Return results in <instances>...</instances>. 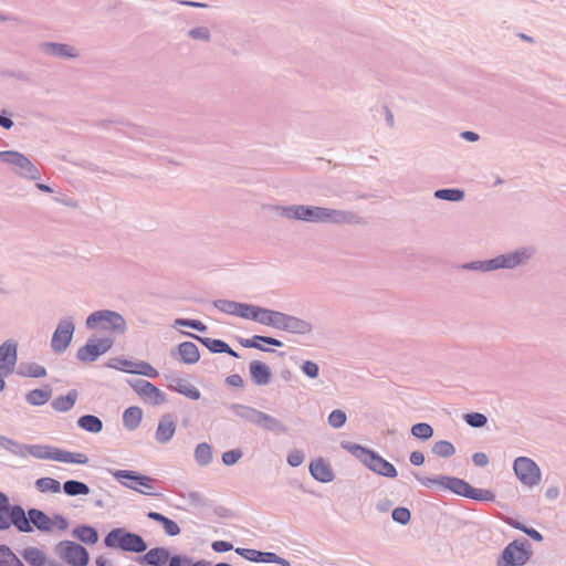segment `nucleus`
Listing matches in <instances>:
<instances>
[{"mask_svg":"<svg viewBox=\"0 0 566 566\" xmlns=\"http://www.w3.org/2000/svg\"><path fill=\"white\" fill-rule=\"evenodd\" d=\"M272 212L287 220L310 223L361 224L363 218L348 210L331 209L310 205L273 206Z\"/></svg>","mask_w":566,"mask_h":566,"instance_id":"obj_1","label":"nucleus"},{"mask_svg":"<svg viewBox=\"0 0 566 566\" xmlns=\"http://www.w3.org/2000/svg\"><path fill=\"white\" fill-rule=\"evenodd\" d=\"M412 475L421 485L426 488L439 486L444 491H450L457 495L476 501L492 502L495 500V495L492 491L473 488L471 484L460 478L449 475L427 478L420 475L417 472H413Z\"/></svg>","mask_w":566,"mask_h":566,"instance_id":"obj_2","label":"nucleus"},{"mask_svg":"<svg viewBox=\"0 0 566 566\" xmlns=\"http://www.w3.org/2000/svg\"><path fill=\"white\" fill-rule=\"evenodd\" d=\"M340 447L352 453L374 473L390 479L397 476L398 472L395 465L376 451L349 441H342Z\"/></svg>","mask_w":566,"mask_h":566,"instance_id":"obj_3","label":"nucleus"},{"mask_svg":"<svg viewBox=\"0 0 566 566\" xmlns=\"http://www.w3.org/2000/svg\"><path fill=\"white\" fill-rule=\"evenodd\" d=\"M88 329H102L113 334H125L127 324L122 314L111 310H99L90 314L86 318Z\"/></svg>","mask_w":566,"mask_h":566,"instance_id":"obj_4","label":"nucleus"},{"mask_svg":"<svg viewBox=\"0 0 566 566\" xmlns=\"http://www.w3.org/2000/svg\"><path fill=\"white\" fill-rule=\"evenodd\" d=\"M104 543L109 548H120L129 553H143L147 549V544L140 535L124 528L112 530L105 536Z\"/></svg>","mask_w":566,"mask_h":566,"instance_id":"obj_5","label":"nucleus"},{"mask_svg":"<svg viewBox=\"0 0 566 566\" xmlns=\"http://www.w3.org/2000/svg\"><path fill=\"white\" fill-rule=\"evenodd\" d=\"M532 545L526 538L509 543L496 559V566H524L531 559Z\"/></svg>","mask_w":566,"mask_h":566,"instance_id":"obj_6","label":"nucleus"},{"mask_svg":"<svg viewBox=\"0 0 566 566\" xmlns=\"http://www.w3.org/2000/svg\"><path fill=\"white\" fill-rule=\"evenodd\" d=\"M0 160L13 168L15 175L29 180L41 178L38 167L22 153L17 150L0 151Z\"/></svg>","mask_w":566,"mask_h":566,"instance_id":"obj_7","label":"nucleus"},{"mask_svg":"<svg viewBox=\"0 0 566 566\" xmlns=\"http://www.w3.org/2000/svg\"><path fill=\"white\" fill-rule=\"evenodd\" d=\"M535 251L531 247H522L514 251L499 254L493 258L494 269L497 270H514L528 263L533 258Z\"/></svg>","mask_w":566,"mask_h":566,"instance_id":"obj_8","label":"nucleus"},{"mask_svg":"<svg viewBox=\"0 0 566 566\" xmlns=\"http://www.w3.org/2000/svg\"><path fill=\"white\" fill-rule=\"evenodd\" d=\"M55 554L72 566H86L90 559L86 548L72 541L56 544Z\"/></svg>","mask_w":566,"mask_h":566,"instance_id":"obj_9","label":"nucleus"},{"mask_svg":"<svg viewBox=\"0 0 566 566\" xmlns=\"http://www.w3.org/2000/svg\"><path fill=\"white\" fill-rule=\"evenodd\" d=\"M513 470L517 479L526 486L533 488L541 481V470L534 460L518 457L514 460Z\"/></svg>","mask_w":566,"mask_h":566,"instance_id":"obj_10","label":"nucleus"},{"mask_svg":"<svg viewBox=\"0 0 566 566\" xmlns=\"http://www.w3.org/2000/svg\"><path fill=\"white\" fill-rule=\"evenodd\" d=\"M75 332L73 317L65 316L60 319L52 335L51 348L55 354L64 353L70 346Z\"/></svg>","mask_w":566,"mask_h":566,"instance_id":"obj_11","label":"nucleus"},{"mask_svg":"<svg viewBox=\"0 0 566 566\" xmlns=\"http://www.w3.org/2000/svg\"><path fill=\"white\" fill-rule=\"evenodd\" d=\"M113 344L114 342L109 337L90 339L84 346L77 349L76 358L85 363L95 361L101 355L108 352Z\"/></svg>","mask_w":566,"mask_h":566,"instance_id":"obj_12","label":"nucleus"},{"mask_svg":"<svg viewBox=\"0 0 566 566\" xmlns=\"http://www.w3.org/2000/svg\"><path fill=\"white\" fill-rule=\"evenodd\" d=\"M283 312L250 304L245 319L254 321L261 325L279 328Z\"/></svg>","mask_w":566,"mask_h":566,"instance_id":"obj_13","label":"nucleus"},{"mask_svg":"<svg viewBox=\"0 0 566 566\" xmlns=\"http://www.w3.org/2000/svg\"><path fill=\"white\" fill-rule=\"evenodd\" d=\"M18 363V344L13 339L6 340L0 346V374L11 375Z\"/></svg>","mask_w":566,"mask_h":566,"instance_id":"obj_14","label":"nucleus"},{"mask_svg":"<svg viewBox=\"0 0 566 566\" xmlns=\"http://www.w3.org/2000/svg\"><path fill=\"white\" fill-rule=\"evenodd\" d=\"M39 50L48 55L59 59H76L80 56L78 50L71 44L60 42H41Z\"/></svg>","mask_w":566,"mask_h":566,"instance_id":"obj_15","label":"nucleus"},{"mask_svg":"<svg viewBox=\"0 0 566 566\" xmlns=\"http://www.w3.org/2000/svg\"><path fill=\"white\" fill-rule=\"evenodd\" d=\"M277 329L292 334L305 335L313 331V325L303 318L283 313Z\"/></svg>","mask_w":566,"mask_h":566,"instance_id":"obj_16","label":"nucleus"},{"mask_svg":"<svg viewBox=\"0 0 566 566\" xmlns=\"http://www.w3.org/2000/svg\"><path fill=\"white\" fill-rule=\"evenodd\" d=\"M135 391L145 400L158 406L166 401V395L151 382L140 379L133 385Z\"/></svg>","mask_w":566,"mask_h":566,"instance_id":"obj_17","label":"nucleus"},{"mask_svg":"<svg viewBox=\"0 0 566 566\" xmlns=\"http://www.w3.org/2000/svg\"><path fill=\"white\" fill-rule=\"evenodd\" d=\"M176 421L171 413L164 415L158 422L155 439L160 444L168 443L175 436Z\"/></svg>","mask_w":566,"mask_h":566,"instance_id":"obj_18","label":"nucleus"},{"mask_svg":"<svg viewBox=\"0 0 566 566\" xmlns=\"http://www.w3.org/2000/svg\"><path fill=\"white\" fill-rule=\"evenodd\" d=\"M186 335L197 339L203 346H206L213 354H228L232 357L239 358V354L233 350L224 340L210 338V337H201L191 333H185Z\"/></svg>","mask_w":566,"mask_h":566,"instance_id":"obj_19","label":"nucleus"},{"mask_svg":"<svg viewBox=\"0 0 566 566\" xmlns=\"http://www.w3.org/2000/svg\"><path fill=\"white\" fill-rule=\"evenodd\" d=\"M8 516L10 525L13 524L19 532L30 533L33 531L29 515L27 516V513L21 505H9Z\"/></svg>","mask_w":566,"mask_h":566,"instance_id":"obj_20","label":"nucleus"},{"mask_svg":"<svg viewBox=\"0 0 566 566\" xmlns=\"http://www.w3.org/2000/svg\"><path fill=\"white\" fill-rule=\"evenodd\" d=\"M251 381L256 386H265L271 380L270 367L260 360H252L249 365Z\"/></svg>","mask_w":566,"mask_h":566,"instance_id":"obj_21","label":"nucleus"},{"mask_svg":"<svg viewBox=\"0 0 566 566\" xmlns=\"http://www.w3.org/2000/svg\"><path fill=\"white\" fill-rule=\"evenodd\" d=\"M213 306L222 313L238 316L241 318H247L250 304L230 300H216L213 302Z\"/></svg>","mask_w":566,"mask_h":566,"instance_id":"obj_22","label":"nucleus"},{"mask_svg":"<svg viewBox=\"0 0 566 566\" xmlns=\"http://www.w3.org/2000/svg\"><path fill=\"white\" fill-rule=\"evenodd\" d=\"M60 448L50 444H28L27 457L31 455L38 460L57 461Z\"/></svg>","mask_w":566,"mask_h":566,"instance_id":"obj_23","label":"nucleus"},{"mask_svg":"<svg viewBox=\"0 0 566 566\" xmlns=\"http://www.w3.org/2000/svg\"><path fill=\"white\" fill-rule=\"evenodd\" d=\"M168 388L174 391H177L180 395H184L185 397L191 400H198L201 397L200 390L192 384H190L188 380L182 378H171Z\"/></svg>","mask_w":566,"mask_h":566,"instance_id":"obj_24","label":"nucleus"},{"mask_svg":"<svg viewBox=\"0 0 566 566\" xmlns=\"http://www.w3.org/2000/svg\"><path fill=\"white\" fill-rule=\"evenodd\" d=\"M113 476L117 481H122V479L136 480L138 483V488H140L143 490H147V491L154 490V488H153L154 479L148 475L139 474L136 471L116 470L113 472Z\"/></svg>","mask_w":566,"mask_h":566,"instance_id":"obj_25","label":"nucleus"},{"mask_svg":"<svg viewBox=\"0 0 566 566\" xmlns=\"http://www.w3.org/2000/svg\"><path fill=\"white\" fill-rule=\"evenodd\" d=\"M169 559V551L165 547H155L149 549L146 554L138 557L140 564L150 566H163Z\"/></svg>","mask_w":566,"mask_h":566,"instance_id":"obj_26","label":"nucleus"},{"mask_svg":"<svg viewBox=\"0 0 566 566\" xmlns=\"http://www.w3.org/2000/svg\"><path fill=\"white\" fill-rule=\"evenodd\" d=\"M310 472L315 480L322 483H328L334 480V473L331 465L323 459L312 461L310 464Z\"/></svg>","mask_w":566,"mask_h":566,"instance_id":"obj_27","label":"nucleus"},{"mask_svg":"<svg viewBox=\"0 0 566 566\" xmlns=\"http://www.w3.org/2000/svg\"><path fill=\"white\" fill-rule=\"evenodd\" d=\"M241 346L245 348H256L263 352H273L270 348L263 347L260 343H264L266 345L282 347L283 343L280 339H276L274 337L270 336H261V335H254L252 338H241L240 340Z\"/></svg>","mask_w":566,"mask_h":566,"instance_id":"obj_28","label":"nucleus"},{"mask_svg":"<svg viewBox=\"0 0 566 566\" xmlns=\"http://www.w3.org/2000/svg\"><path fill=\"white\" fill-rule=\"evenodd\" d=\"M177 352L179 359L184 364L192 365L196 364L200 358L198 346L192 342H182L178 345Z\"/></svg>","mask_w":566,"mask_h":566,"instance_id":"obj_29","label":"nucleus"},{"mask_svg":"<svg viewBox=\"0 0 566 566\" xmlns=\"http://www.w3.org/2000/svg\"><path fill=\"white\" fill-rule=\"evenodd\" d=\"M230 409L235 416L240 417L241 419H243L247 422L253 423L255 426H258V423L260 422L259 419L261 417L262 411H260L253 407L241 405V403H232L230 406Z\"/></svg>","mask_w":566,"mask_h":566,"instance_id":"obj_30","label":"nucleus"},{"mask_svg":"<svg viewBox=\"0 0 566 566\" xmlns=\"http://www.w3.org/2000/svg\"><path fill=\"white\" fill-rule=\"evenodd\" d=\"M30 524L36 527L40 532L49 533L52 531V521L43 511L39 509H30L28 511Z\"/></svg>","mask_w":566,"mask_h":566,"instance_id":"obj_31","label":"nucleus"},{"mask_svg":"<svg viewBox=\"0 0 566 566\" xmlns=\"http://www.w3.org/2000/svg\"><path fill=\"white\" fill-rule=\"evenodd\" d=\"M52 397V389L49 386L36 388L25 394V401L33 407L44 406Z\"/></svg>","mask_w":566,"mask_h":566,"instance_id":"obj_32","label":"nucleus"},{"mask_svg":"<svg viewBox=\"0 0 566 566\" xmlns=\"http://www.w3.org/2000/svg\"><path fill=\"white\" fill-rule=\"evenodd\" d=\"M78 397V392L75 389L70 390L65 396H57L51 401V407L57 412L70 411Z\"/></svg>","mask_w":566,"mask_h":566,"instance_id":"obj_33","label":"nucleus"},{"mask_svg":"<svg viewBox=\"0 0 566 566\" xmlns=\"http://www.w3.org/2000/svg\"><path fill=\"white\" fill-rule=\"evenodd\" d=\"M143 419V410L137 407L133 406L127 408L123 413V424L128 431L136 430Z\"/></svg>","mask_w":566,"mask_h":566,"instance_id":"obj_34","label":"nucleus"},{"mask_svg":"<svg viewBox=\"0 0 566 566\" xmlns=\"http://www.w3.org/2000/svg\"><path fill=\"white\" fill-rule=\"evenodd\" d=\"M260 422L258 423L259 427H262L263 429L275 432V433H286L287 427L275 417L261 412Z\"/></svg>","mask_w":566,"mask_h":566,"instance_id":"obj_35","label":"nucleus"},{"mask_svg":"<svg viewBox=\"0 0 566 566\" xmlns=\"http://www.w3.org/2000/svg\"><path fill=\"white\" fill-rule=\"evenodd\" d=\"M21 377L43 378L48 375L45 367L36 363H21L17 369Z\"/></svg>","mask_w":566,"mask_h":566,"instance_id":"obj_36","label":"nucleus"},{"mask_svg":"<svg viewBox=\"0 0 566 566\" xmlns=\"http://www.w3.org/2000/svg\"><path fill=\"white\" fill-rule=\"evenodd\" d=\"M21 556L30 566H44L46 563L45 554L38 547L29 546L24 548Z\"/></svg>","mask_w":566,"mask_h":566,"instance_id":"obj_37","label":"nucleus"},{"mask_svg":"<svg viewBox=\"0 0 566 566\" xmlns=\"http://www.w3.org/2000/svg\"><path fill=\"white\" fill-rule=\"evenodd\" d=\"M73 536L88 545H93L98 541L97 531L88 525H81L75 527L73 530Z\"/></svg>","mask_w":566,"mask_h":566,"instance_id":"obj_38","label":"nucleus"},{"mask_svg":"<svg viewBox=\"0 0 566 566\" xmlns=\"http://www.w3.org/2000/svg\"><path fill=\"white\" fill-rule=\"evenodd\" d=\"M77 426L91 433H98L103 429L102 420L94 415H84L78 418Z\"/></svg>","mask_w":566,"mask_h":566,"instance_id":"obj_39","label":"nucleus"},{"mask_svg":"<svg viewBox=\"0 0 566 566\" xmlns=\"http://www.w3.org/2000/svg\"><path fill=\"white\" fill-rule=\"evenodd\" d=\"M195 460L201 467L209 465L212 460V448L207 442L199 443L195 449Z\"/></svg>","mask_w":566,"mask_h":566,"instance_id":"obj_40","label":"nucleus"},{"mask_svg":"<svg viewBox=\"0 0 566 566\" xmlns=\"http://www.w3.org/2000/svg\"><path fill=\"white\" fill-rule=\"evenodd\" d=\"M63 491L69 496L87 495L90 486L81 481L67 480L63 483Z\"/></svg>","mask_w":566,"mask_h":566,"instance_id":"obj_41","label":"nucleus"},{"mask_svg":"<svg viewBox=\"0 0 566 566\" xmlns=\"http://www.w3.org/2000/svg\"><path fill=\"white\" fill-rule=\"evenodd\" d=\"M35 489L41 493H60L61 492V483L49 476L40 478L34 482Z\"/></svg>","mask_w":566,"mask_h":566,"instance_id":"obj_42","label":"nucleus"},{"mask_svg":"<svg viewBox=\"0 0 566 566\" xmlns=\"http://www.w3.org/2000/svg\"><path fill=\"white\" fill-rule=\"evenodd\" d=\"M461 269L468 271H479L483 273L495 271L493 258L489 260H475L468 263H463L461 265Z\"/></svg>","mask_w":566,"mask_h":566,"instance_id":"obj_43","label":"nucleus"},{"mask_svg":"<svg viewBox=\"0 0 566 566\" xmlns=\"http://www.w3.org/2000/svg\"><path fill=\"white\" fill-rule=\"evenodd\" d=\"M0 566H24V564L9 546L0 545Z\"/></svg>","mask_w":566,"mask_h":566,"instance_id":"obj_44","label":"nucleus"},{"mask_svg":"<svg viewBox=\"0 0 566 566\" xmlns=\"http://www.w3.org/2000/svg\"><path fill=\"white\" fill-rule=\"evenodd\" d=\"M57 462L86 464L88 462V458L84 453L70 452V451L60 449Z\"/></svg>","mask_w":566,"mask_h":566,"instance_id":"obj_45","label":"nucleus"},{"mask_svg":"<svg viewBox=\"0 0 566 566\" xmlns=\"http://www.w3.org/2000/svg\"><path fill=\"white\" fill-rule=\"evenodd\" d=\"M432 453L439 458L448 459L455 454L454 446L447 440L437 441L432 446Z\"/></svg>","mask_w":566,"mask_h":566,"instance_id":"obj_46","label":"nucleus"},{"mask_svg":"<svg viewBox=\"0 0 566 566\" xmlns=\"http://www.w3.org/2000/svg\"><path fill=\"white\" fill-rule=\"evenodd\" d=\"M411 434L422 441H427L433 436V428L427 422H419L411 427Z\"/></svg>","mask_w":566,"mask_h":566,"instance_id":"obj_47","label":"nucleus"},{"mask_svg":"<svg viewBox=\"0 0 566 566\" xmlns=\"http://www.w3.org/2000/svg\"><path fill=\"white\" fill-rule=\"evenodd\" d=\"M434 197L448 201H461L464 198V191L461 189H438Z\"/></svg>","mask_w":566,"mask_h":566,"instance_id":"obj_48","label":"nucleus"},{"mask_svg":"<svg viewBox=\"0 0 566 566\" xmlns=\"http://www.w3.org/2000/svg\"><path fill=\"white\" fill-rule=\"evenodd\" d=\"M9 499L3 493L0 492V530L6 531L10 528V522H9Z\"/></svg>","mask_w":566,"mask_h":566,"instance_id":"obj_49","label":"nucleus"},{"mask_svg":"<svg viewBox=\"0 0 566 566\" xmlns=\"http://www.w3.org/2000/svg\"><path fill=\"white\" fill-rule=\"evenodd\" d=\"M133 374H138L148 378H156L159 375L158 371L146 361L135 363Z\"/></svg>","mask_w":566,"mask_h":566,"instance_id":"obj_50","label":"nucleus"},{"mask_svg":"<svg viewBox=\"0 0 566 566\" xmlns=\"http://www.w3.org/2000/svg\"><path fill=\"white\" fill-rule=\"evenodd\" d=\"M347 420V416L345 411L340 409L333 410L327 418L328 424L332 428L339 429L342 428Z\"/></svg>","mask_w":566,"mask_h":566,"instance_id":"obj_51","label":"nucleus"},{"mask_svg":"<svg viewBox=\"0 0 566 566\" xmlns=\"http://www.w3.org/2000/svg\"><path fill=\"white\" fill-rule=\"evenodd\" d=\"M465 422L472 428H481L486 424L488 418L480 412H471L464 416Z\"/></svg>","mask_w":566,"mask_h":566,"instance_id":"obj_52","label":"nucleus"},{"mask_svg":"<svg viewBox=\"0 0 566 566\" xmlns=\"http://www.w3.org/2000/svg\"><path fill=\"white\" fill-rule=\"evenodd\" d=\"M108 366L111 368H115V369H118V370H122L125 373L133 374L135 363L132 360L125 359V358H116V359H112L111 363L108 364Z\"/></svg>","mask_w":566,"mask_h":566,"instance_id":"obj_53","label":"nucleus"},{"mask_svg":"<svg viewBox=\"0 0 566 566\" xmlns=\"http://www.w3.org/2000/svg\"><path fill=\"white\" fill-rule=\"evenodd\" d=\"M391 517L395 522L407 525L410 522L411 513L406 507H397L392 511Z\"/></svg>","mask_w":566,"mask_h":566,"instance_id":"obj_54","label":"nucleus"},{"mask_svg":"<svg viewBox=\"0 0 566 566\" xmlns=\"http://www.w3.org/2000/svg\"><path fill=\"white\" fill-rule=\"evenodd\" d=\"M175 326H186V327L193 328L198 332H206L208 328L202 322L197 321V319H188V318H177L175 321Z\"/></svg>","mask_w":566,"mask_h":566,"instance_id":"obj_55","label":"nucleus"},{"mask_svg":"<svg viewBox=\"0 0 566 566\" xmlns=\"http://www.w3.org/2000/svg\"><path fill=\"white\" fill-rule=\"evenodd\" d=\"M188 35L193 40H200L205 42H209L211 34L208 28L206 27H197L188 31Z\"/></svg>","mask_w":566,"mask_h":566,"instance_id":"obj_56","label":"nucleus"},{"mask_svg":"<svg viewBox=\"0 0 566 566\" xmlns=\"http://www.w3.org/2000/svg\"><path fill=\"white\" fill-rule=\"evenodd\" d=\"M234 552L249 562L260 563V552L261 551L253 549V548L237 547L234 549Z\"/></svg>","mask_w":566,"mask_h":566,"instance_id":"obj_57","label":"nucleus"},{"mask_svg":"<svg viewBox=\"0 0 566 566\" xmlns=\"http://www.w3.org/2000/svg\"><path fill=\"white\" fill-rule=\"evenodd\" d=\"M242 451L240 449H233L222 454V462L230 467L235 464L242 458Z\"/></svg>","mask_w":566,"mask_h":566,"instance_id":"obj_58","label":"nucleus"},{"mask_svg":"<svg viewBox=\"0 0 566 566\" xmlns=\"http://www.w3.org/2000/svg\"><path fill=\"white\" fill-rule=\"evenodd\" d=\"M304 459H305L304 452L302 450L294 449L289 452L286 460L291 467L296 468V467H300L304 462Z\"/></svg>","mask_w":566,"mask_h":566,"instance_id":"obj_59","label":"nucleus"},{"mask_svg":"<svg viewBox=\"0 0 566 566\" xmlns=\"http://www.w3.org/2000/svg\"><path fill=\"white\" fill-rule=\"evenodd\" d=\"M301 369L308 378H316L319 374L318 365L312 360H305Z\"/></svg>","mask_w":566,"mask_h":566,"instance_id":"obj_60","label":"nucleus"},{"mask_svg":"<svg viewBox=\"0 0 566 566\" xmlns=\"http://www.w3.org/2000/svg\"><path fill=\"white\" fill-rule=\"evenodd\" d=\"M120 484H123L124 486L130 489V490H134L136 492H139L142 494H145V495H156V493L154 491H147V490H143L140 488H138V483L136 480H127V479H122V481H118Z\"/></svg>","mask_w":566,"mask_h":566,"instance_id":"obj_61","label":"nucleus"},{"mask_svg":"<svg viewBox=\"0 0 566 566\" xmlns=\"http://www.w3.org/2000/svg\"><path fill=\"white\" fill-rule=\"evenodd\" d=\"M163 527L168 536H176L180 533V527L178 526V524L170 518H167L164 522Z\"/></svg>","mask_w":566,"mask_h":566,"instance_id":"obj_62","label":"nucleus"},{"mask_svg":"<svg viewBox=\"0 0 566 566\" xmlns=\"http://www.w3.org/2000/svg\"><path fill=\"white\" fill-rule=\"evenodd\" d=\"M51 521L52 527L55 526L59 531H66L69 528L67 520L61 514H53Z\"/></svg>","mask_w":566,"mask_h":566,"instance_id":"obj_63","label":"nucleus"},{"mask_svg":"<svg viewBox=\"0 0 566 566\" xmlns=\"http://www.w3.org/2000/svg\"><path fill=\"white\" fill-rule=\"evenodd\" d=\"M27 449H28V444L14 441V443L11 447L9 452L15 457L24 459V458H27Z\"/></svg>","mask_w":566,"mask_h":566,"instance_id":"obj_64","label":"nucleus"}]
</instances>
